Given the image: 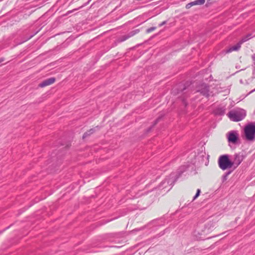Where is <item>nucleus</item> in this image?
I'll list each match as a JSON object with an SVG mask.
<instances>
[{"label": "nucleus", "mask_w": 255, "mask_h": 255, "mask_svg": "<svg viewBox=\"0 0 255 255\" xmlns=\"http://www.w3.org/2000/svg\"><path fill=\"white\" fill-rule=\"evenodd\" d=\"M234 163L230 161L227 155H223L219 157L218 159V165L219 167L223 170L231 168Z\"/></svg>", "instance_id": "f257e3e1"}, {"label": "nucleus", "mask_w": 255, "mask_h": 255, "mask_svg": "<svg viewBox=\"0 0 255 255\" xmlns=\"http://www.w3.org/2000/svg\"><path fill=\"white\" fill-rule=\"evenodd\" d=\"M230 120L233 122L242 121L246 116V113L244 110L231 111L228 114Z\"/></svg>", "instance_id": "f03ea898"}, {"label": "nucleus", "mask_w": 255, "mask_h": 255, "mask_svg": "<svg viewBox=\"0 0 255 255\" xmlns=\"http://www.w3.org/2000/svg\"><path fill=\"white\" fill-rule=\"evenodd\" d=\"M246 138L248 140L253 141L255 137V124H251L246 126L244 129Z\"/></svg>", "instance_id": "7ed1b4c3"}, {"label": "nucleus", "mask_w": 255, "mask_h": 255, "mask_svg": "<svg viewBox=\"0 0 255 255\" xmlns=\"http://www.w3.org/2000/svg\"><path fill=\"white\" fill-rule=\"evenodd\" d=\"M228 140L229 142L236 143L238 139V133L235 131H231L227 133Z\"/></svg>", "instance_id": "20e7f679"}, {"label": "nucleus", "mask_w": 255, "mask_h": 255, "mask_svg": "<svg viewBox=\"0 0 255 255\" xmlns=\"http://www.w3.org/2000/svg\"><path fill=\"white\" fill-rule=\"evenodd\" d=\"M55 81V79L54 78H50L43 81L42 82L39 84V86L43 88L53 84Z\"/></svg>", "instance_id": "39448f33"}, {"label": "nucleus", "mask_w": 255, "mask_h": 255, "mask_svg": "<svg viewBox=\"0 0 255 255\" xmlns=\"http://www.w3.org/2000/svg\"><path fill=\"white\" fill-rule=\"evenodd\" d=\"M241 43H238L237 44V45L234 46H232V47H231L228 50V52H232L233 51H236V50H238V49H240V48L241 47Z\"/></svg>", "instance_id": "423d86ee"}, {"label": "nucleus", "mask_w": 255, "mask_h": 255, "mask_svg": "<svg viewBox=\"0 0 255 255\" xmlns=\"http://www.w3.org/2000/svg\"><path fill=\"white\" fill-rule=\"evenodd\" d=\"M205 0H196L193 1L194 5H202L203 4L205 3Z\"/></svg>", "instance_id": "0eeeda50"}, {"label": "nucleus", "mask_w": 255, "mask_h": 255, "mask_svg": "<svg viewBox=\"0 0 255 255\" xmlns=\"http://www.w3.org/2000/svg\"><path fill=\"white\" fill-rule=\"evenodd\" d=\"M200 192H201L200 190L199 189H197V193L193 198V200H195L196 198H197L199 197V196L200 195Z\"/></svg>", "instance_id": "6e6552de"}, {"label": "nucleus", "mask_w": 255, "mask_h": 255, "mask_svg": "<svg viewBox=\"0 0 255 255\" xmlns=\"http://www.w3.org/2000/svg\"><path fill=\"white\" fill-rule=\"evenodd\" d=\"M155 29H156L155 27H150L146 30V32L147 33H150V32H152L153 31H154Z\"/></svg>", "instance_id": "1a4fd4ad"}, {"label": "nucleus", "mask_w": 255, "mask_h": 255, "mask_svg": "<svg viewBox=\"0 0 255 255\" xmlns=\"http://www.w3.org/2000/svg\"><path fill=\"white\" fill-rule=\"evenodd\" d=\"M193 5H194V4H193V2L192 1V2H191L189 3H188L187 4H186V8L188 9V8H190L191 6H192Z\"/></svg>", "instance_id": "9d476101"}, {"label": "nucleus", "mask_w": 255, "mask_h": 255, "mask_svg": "<svg viewBox=\"0 0 255 255\" xmlns=\"http://www.w3.org/2000/svg\"><path fill=\"white\" fill-rule=\"evenodd\" d=\"M165 23V21L162 22L161 23L159 24V27H161V26L163 25Z\"/></svg>", "instance_id": "9b49d317"}, {"label": "nucleus", "mask_w": 255, "mask_h": 255, "mask_svg": "<svg viewBox=\"0 0 255 255\" xmlns=\"http://www.w3.org/2000/svg\"><path fill=\"white\" fill-rule=\"evenodd\" d=\"M253 58L254 60L255 61V55H254L253 56Z\"/></svg>", "instance_id": "f8f14e48"}, {"label": "nucleus", "mask_w": 255, "mask_h": 255, "mask_svg": "<svg viewBox=\"0 0 255 255\" xmlns=\"http://www.w3.org/2000/svg\"><path fill=\"white\" fill-rule=\"evenodd\" d=\"M240 162H240V161H239V162L238 163L237 165H239V164H240Z\"/></svg>", "instance_id": "ddd939ff"}]
</instances>
